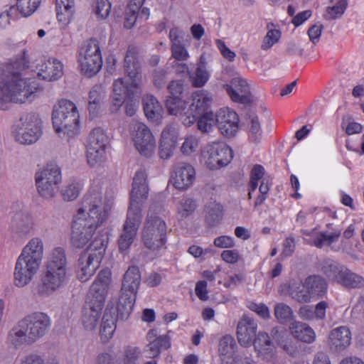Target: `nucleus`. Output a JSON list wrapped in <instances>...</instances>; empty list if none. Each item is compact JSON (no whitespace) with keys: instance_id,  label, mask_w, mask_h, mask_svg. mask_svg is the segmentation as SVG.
Listing matches in <instances>:
<instances>
[{"instance_id":"52","label":"nucleus","mask_w":364,"mask_h":364,"mask_svg":"<svg viewBox=\"0 0 364 364\" xmlns=\"http://www.w3.org/2000/svg\"><path fill=\"white\" fill-rule=\"evenodd\" d=\"M87 141L107 146L109 138L104 129L100 127H96L90 132Z\"/></svg>"},{"instance_id":"60","label":"nucleus","mask_w":364,"mask_h":364,"mask_svg":"<svg viewBox=\"0 0 364 364\" xmlns=\"http://www.w3.org/2000/svg\"><path fill=\"white\" fill-rule=\"evenodd\" d=\"M141 355V350L135 346H129L125 349L124 357L127 363H135Z\"/></svg>"},{"instance_id":"1","label":"nucleus","mask_w":364,"mask_h":364,"mask_svg":"<svg viewBox=\"0 0 364 364\" xmlns=\"http://www.w3.org/2000/svg\"><path fill=\"white\" fill-rule=\"evenodd\" d=\"M28 70L35 72L43 80L53 81L63 76V64L56 58L36 60L34 55L26 49L1 64L0 110H8L11 102L31 101L41 90L35 77L27 76Z\"/></svg>"},{"instance_id":"10","label":"nucleus","mask_w":364,"mask_h":364,"mask_svg":"<svg viewBox=\"0 0 364 364\" xmlns=\"http://www.w3.org/2000/svg\"><path fill=\"white\" fill-rule=\"evenodd\" d=\"M141 237L144 245L152 251L161 249L166 243V223L155 213L154 207H151L148 211Z\"/></svg>"},{"instance_id":"55","label":"nucleus","mask_w":364,"mask_h":364,"mask_svg":"<svg viewBox=\"0 0 364 364\" xmlns=\"http://www.w3.org/2000/svg\"><path fill=\"white\" fill-rule=\"evenodd\" d=\"M341 128L345 130L348 135L358 134L363 129L361 124L352 121L350 117H344L343 119Z\"/></svg>"},{"instance_id":"34","label":"nucleus","mask_w":364,"mask_h":364,"mask_svg":"<svg viewBox=\"0 0 364 364\" xmlns=\"http://www.w3.org/2000/svg\"><path fill=\"white\" fill-rule=\"evenodd\" d=\"M254 347L255 350L258 353L260 356L265 357L269 355L273 348V343L266 333L260 332L257 334L254 342Z\"/></svg>"},{"instance_id":"24","label":"nucleus","mask_w":364,"mask_h":364,"mask_svg":"<svg viewBox=\"0 0 364 364\" xmlns=\"http://www.w3.org/2000/svg\"><path fill=\"white\" fill-rule=\"evenodd\" d=\"M168 89L171 97L166 101V107L169 111V114H175L185 108V102L181 100V95L183 93V83L181 81H171Z\"/></svg>"},{"instance_id":"62","label":"nucleus","mask_w":364,"mask_h":364,"mask_svg":"<svg viewBox=\"0 0 364 364\" xmlns=\"http://www.w3.org/2000/svg\"><path fill=\"white\" fill-rule=\"evenodd\" d=\"M138 9L137 5H136L135 9L129 7L125 14V18H124V27L127 28H132L135 23L136 19L138 18L137 16V11Z\"/></svg>"},{"instance_id":"27","label":"nucleus","mask_w":364,"mask_h":364,"mask_svg":"<svg viewBox=\"0 0 364 364\" xmlns=\"http://www.w3.org/2000/svg\"><path fill=\"white\" fill-rule=\"evenodd\" d=\"M329 339L333 347L337 350H342L350 345L351 334L347 327L340 326L331 331Z\"/></svg>"},{"instance_id":"23","label":"nucleus","mask_w":364,"mask_h":364,"mask_svg":"<svg viewBox=\"0 0 364 364\" xmlns=\"http://www.w3.org/2000/svg\"><path fill=\"white\" fill-rule=\"evenodd\" d=\"M147 339L149 343L144 349L147 358H156L159 356L161 350L167 349L170 346L168 338L166 336L156 337V333L154 330L148 332Z\"/></svg>"},{"instance_id":"50","label":"nucleus","mask_w":364,"mask_h":364,"mask_svg":"<svg viewBox=\"0 0 364 364\" xmlns=\"http://www.w3.org/2000/svg\"><path fill=\"white\" fill-rule=\"evenodd\" d=\"M250 117L249 119L250 123V142L257 144L260 142L262 132L260 124L258 120L257 115H249Z\"/></svg>"},{"instance_id":"13","label":"nucleus","mask_w":364,"mask_h":364,"mask_svg":"<svg viewBox=\"0 0 364 364\" xmlns=\"http://www.w3.org/2000/svg\"><path fill=\"white\" fill-rule=\"evenodd\" d=\"M77 63L80 72L88 77L95 75L100 70L102 57L97 40L91 38L82 45L78 51Z\"/></svg>"},{"instance_id":"35","label":"nucleus","mask_w":364,"mask_h":364,"mask_svg":"<svg viewBox=\"0 0 364 364\" xmlns=\"http://www.w3.org/2000/svg\"><path fill=\"white\" fill-rule=\"evenodd\" d=\"M80 111L77 103L67 98H60L53 105V114H78Z\"/></svg>"},{"instance_id":"28","label":"nucleus","mask_w":364,"mask_h":364,"mask_svg":"<svg viewBox=\"0 0 364 364\" xmlns=\"http://www.w3.org/2000/svg\"><path fill=\"white\" fill-rule=\"evenodd\" d=\"M289 331L295 338L305 343H310L316 339L314 331L304 323L293 321L289 326Z\"/></svg>"},{"instance_id":"3","label":"nucleus","mask_w":364,"mask_h":364,"mask_svg":"<svg viewBox=\"0 0 364 364\" xmlns=\"http://www.w3.org/2000/svg\"><path fill=\"white\" fill-rule=\"evenodd\" d=\"M148 194L147 174L144 170L140 168L136 171L133 178L127 218L117 240L119 250L121 253H127L136 238L142 219V208L148 198Z\"/></svg>"},{"instance_id":"31","label":"nucleus","mask_w":364,"mask_h":364,"mask_svg":"<svg viewBox=\"0 0 364 364\" xmlns=\"http://www.w3.org/2000/svg\"><path fill=\"white\" fill-rule=\"evenodd\" d=\"M140 280L141 275L139 268L135 266L130 267L124 275L121 290L136 294Z\"/></svg>"},{"instance_id":"46","label":"nucleus","mask_w":364,"mask_h":364,"mask_svg":"<svg viewBox=\"0 0 364 364\" xmlns=\"http://www.w3.org/2000/svg\"><path fill=\"white\" fill-rule=\"evenodd\" d=\"M205 218L207 222L213 225L221 218V205L215 202H211L205 206Z\"/></svg>"},{"instance_id":"29","label":"nucleus","mask_w":364,"mask_h":364,"mask_svg":"<svg viewBox=\"0 0 364 364\" xmlns=\"http://www.w3.org/2000/svg\"><path fill=\"white\" fill-rule=\"evenodd\" d=\"M136 294L130 291H120V295L117 303V312L122 319L129 316L133 310Z\"/></svg>"},{"instance_id":"6","label":"nucleus","mask_w":364,"mask_h":364,"mask_svg":"<svg viewBox=\"0 0 364 364\" xmlns=\"http://www.w3.org/2000/svg\"><path fill=\"white\" fill-rule=\"evenodd\" d=\"M68 259L63 248L58 247L50 250L38 287L43 296H49L61 288L68 278Z\"/></svg>"},{"instance_id":"54","label":"nucleus","mask_w":364,"mask_h":364,"mask_svg":"<svg viewBox=\"0 0 364 364\" xmlns=\"http://www.w3.org/2000/svg\"><path fill=\"white\" fill-rule=\"evenodd\" d=\"M171 56L178 61H186L189 58V53L183 43L171 45Z\"/></svg>"},{"instance_id":"16","label":"nucleus","mask_w":364,"mask_h":364,"mask_svg":"<svg viewBox=\"0 0 364 364\" xmlns=\"http://www.w3.org/2000/svg\"><path fill=\"white\" fill-rule=\"evenodd\" d=\"M201 161L210 170H218L228 166L232 159L231 148L223 142L207 144L201 151Z\"/></svg>"},{"instance_id":"32","label":"nucleus","mask_w":364,"mask_h":364,"mask_svg":"<svg viewBox=\"0 0 364 364\" xmlns=\"http://www.w3.org/2000/svg\"><path fill=\"white\" fill-rule=\"evenodd\" d=\"M16 232L20 236H27L35 226L34 218L28 213H22L15 218Z\"/></svg>"},{"instance_id":"49","label":"nucleus","mask_w":364,"mask_h":364,"mask_svg":"<svg viewBox=\"0 0 364 364\" xmlns=\"http://www.w3.org/2000/svg\"><path fill=\"white\" fill-rule=\"evenodd\" d=\"M346 0H339L336 5L326 9L324 17L327 20H332L341 17L347 7Z\"/></svg>"},{"instance_id":"53","label":"nucleus","mask_w":364,"mask_h":364,"mask_svg":"<svg viewBox=\"0 0 364 364\" xmlns=\"http://www.w3.org/2000/svg\"><path fill=\"white\" fill-rule=\"evenodd\" d=\"M111 11V3L109 0H96L95 13L98 18L105 19Z\"/></svg>"},{"instance_id":"58","label":"nucleus","mask_w":364,"mask_h":364,"mask_svg":"<svg viewBox=\"0 0 364 364\" xmlns=\"http://www.w3.org/2000/svg\"><path fill=\"white\" fill-rule=\"evenodd\" d=\"M248 308L257 313L261 318L264 319H268L270 317V312L269 308L264 304H257L250 302L248 304Z\"/></svg>"},{"instance_id":"2","label":"nucleus","mask_w":364,"mask_h":364,"mask_svg":"<svg viewBox=\"0 0 364 364\" xmlns=\"http://www.w3.org/2000/svg\"><path fill=\"white\" fill-rule=\"evenodd\" d=\"M102 191V181L94 179L73 215L71 242L77 248L84 247L108 218L113 202L110 199L103 200Z\"/></svg>"},{"instance_id":"21","label":"nucleus","mask_w":364,"mask_h":364,"mask_svg":"<svg viewBox=\"0 0 364 364\" xmlns=\"http://www.w3.org/2000/svg\"><path fill=\"white\" fill-rule=\"evenodd\" d=\"M257 323L255 319L244 315L237 327V336L239 343L245 347L250 346L256 336Z\"/></svg>"},{"instance_id":"47","label":"nucleus","mask_w":364,"mask_h":364,"mask_svg":"<svg viewBox=\"0 0 364 364\" xmlns=\"http://www.w3.org/2000/svg\"><path fill=\"white\" fill-rule=\"evenodd\" d=\"M216 124L217 117L215 115H198L197 127L201 132H211Z\"/></svg>"},{"instance_id":"59","label":"nucleus","mask_w":364,"mask_h":364,"mask_svg":"<svg viewBox=\"0 0 364 364\" xmlns=\"http://www.w3.org/2000/svg\"><path fill=\"white\" fill-rule=\"evenodd\" d=\"M221 258L225 262L229 264H235L240 261L241 256L237 250H224L221 253Z\"/></svg>"},{"instance_id":"57","label":"nucleus","mask_w":364,"mask_h":364,"mask_svg":"<svg viewBox=\"0 0 364 364\" xmlns=\"http://www.w3.org/2000/svg\"><path fill=\"white\" fill-rule=\"evenodd\" d=\"M270 186L271 183H269V180L268 178H262V183L259 188V195L257 197L255 201V206L261 205L265 201L269 191Z\"/></svg>"},{"instance_id":"9","label":"nucleus","mask_w":364,"mask_h":364,"mask_svg":"<svg viewBox=\"0 0 364 364\" xmlns=\"http://www.w3.org/2000/svg\"><path fill=\"white\" fill-rule=\"evenodd\" d=\"M107 244V238L105 235H96L87 252L82 254L78 259L77 276L79 280L83 282L89 280L100 267Z\"/></svg>"},{"instance_id":"11","label":"nucleus","mask_w":364,"mask_h":364,"mask_svg":"<svg viewBox=\"0 0 364 364\" xmlns=\"http://www.w3.org/2000/svg\"><path fill=\"white\" fill-rule=\"evenodd\" d=\"M11 134L20 144H33L43 134V122L38 115H20L11 125Z\"/></svg>"},{"instance_id":"17","label":"nucleus","mask_w":364,"mask_h":364,"mask_svg":"<svg viewBox=\"0 0 364 364\" xmlns=\"http://www.w3.org/2000/svg\"><path fill=\"white\" fill-rule=\"evenodd\" d=\"M195 179L196 171L191 164L181 162L173 166L171 181L176 189H188L193 184Z\"/></svg>"},{"instance_id":"44","label":"nucleus","mask_w":364,"mask_h":364,"mask_svg":"<svg viewBox=\"0 0 364 364\" xmlns=\"http://www.w3.org/2000/svg\"><path fill=\"white\" fill-rule=\"evenodd\" d=\"M142 105L144 114H159L162 111L159 102L151 95H146L143 97Z\"/></svg>"},{"instance_id":"22","label":"nucleus","mask_w":364,"mask_h":364,"mask_svg":"<svg viewBox=\"0 0 364 364\" xmlns=\"http://www.w3.org/2000/svg\"><path fill=\"white\" fill-rule=\"evenodd\" d=\"M328 277L348 287L355 288L363 284L361 277L344 267L333 266V269L328 274Z\"/></svg>"},{"instance_id":"26","label":"nucleus","mask_w":364,"mask_h":364,"mask_svg":"<svg viewBox=\"0 0 364 364\" xmlns=\"http://www.w3.org/2000/svg\"><path fill=\"white\" fill-rule=\"evenodd\" d=\"M220 133L226 137L234 136L239 129L238 115H215Z\"/></svg>"},{"instance_id":"36","label":"nucleus","mask_w":364,"mask_h":364,"mask_svg":"<svg viewBox=\"0 0 364 364\" xmlns=\"http://www.w3.org/2000/svg\"><path fill=\"white\" fill-rule=\"evenodd\" d=\"M210 101L211 97H209L206 92L203 90L197 91L193 94V102L191 106L196 107V111H197L198 114H211V112L206 111Z\"/></svg>"},{"instance_id":"20","label":"nucleus","mask_w":364,"mask_h":364,"mask_svg":"<svg viewBox=\"0 0 364 364\" xmlns=\"http://www.w3.org/2000/svg\"><path fill=\"white\" fill-rule=\"evenodd\" d=\"M302 234L306 243L316 247H322L337 241L341 232H318L316 228H314L311 230H304Z\"/></svg>"},{"instance_id":"37","label":"nucleus","mask_w":364,"mask_h":364,"mask_svg":"<svg viewBox=\"0 0 364 364\" xmlns=\"http://www.w3.org/2000/svg\"><path fill=\"white\" fill-rule=\"evenodd\" d=\"M235 342L230 336H223L219 343V353L223 361L231 358L235 353Z\"/></svg>"},{"instance_id":"25","label":"nucleus","mask_w":364,"mask_h":364,"mask_svg":"<svg viewBox=\"0 0 364 364\" xmlns=\"http://www.w3.org/2000/svg\"><path fill=\"white\" fill-rule=\"evenodd\" d=\"M304 283L311 301L318 299L326 293L327 286L326 280L319 276H309Z\"/></svg>"},{"instance_id":"48","label":"nucleus","mask_w":364,"mask_h":364,"mask_svg":"<svg viewBox=\"0 0 364 364\" xmlns=\"http://www.w3.org/2000/svg\"><path fill=\"white\" fill-rule=\"evenodd\" d=\"M281 38V32L276 28L269 29L264 36L262 44L261 49L267 50L274 45L277 43Z\"/></svg>"},{"instance_id":"51","label":"nucleus","mask_w":364,"mask_h":364,"mask_svg":"<svg viewBox=\"0 0 364 364\" xmlns=\"http://www.w3.org/2000/svg\"><path fill=\"white\" fill-rule=\"evenodd\" d=\"M199 146V139L193 135L187 136L181 146V151L185 156L196 152Z\"/></svg>"},{"instance_id":"40","label":"nucleus","mask_w":364,"mask_h":364,"mask_svg":"<svg viewBox=\"0 0 364 364\" xmlns=\"http://www.w3.org/2000/svg\"><path fill=\"white\" fill-rule=\"evenodd\" d=\"M289 296L292 299L299 303H309L311 301L306 289L304 287V283L292 284L289 287Z\"/></svg>"},{"instance_id":"4","label":"nucleus","mask_w":364,"mask_h":364,"mask_svg":"<svg viewBox=\"0 0 364 364\" xmlns=\"http://www.w3.org/2000/svg\"><path fill=\"white\" fill-rule=\"evenodd\" d=\"M44 244L39 237L30 239L22 248L14 271V282L17 287L28 284L38 273L43 262Z\"/></svg>"},{"instance_id":"14","label":"nucleus","mask_w":364,"mask_h":364,"mask_svg":"<svg viewBox=\"0 0 364 364\" xmlns=\"http://www.w3.org/2000/svg\"><path fill=\"white\" fill-rule=\"evenodd\" d=\"M129 134L134 146L144 158L151 159L156 149L155 137L150 129L143 123L134 122L130 126Z\"/></svg>"},{"instance_id":"7","label":"nucleus","mask_w":364,"mask_h":364,"mask_svg":"<svg viewBox=\"0 0 364 364\" xmlns=\"http://www.w3.org/2000/svg\"><path fill=\"white\" fill-rule=\"evenodd\" d=\"M50 326V317L43 312H35L21 319L9 333V343L16 348L29 345L43 337Z\"/></svg>"},{"instance_id":"56","label":"nucleus","mask_w":364,"mask_h":364,"mask_svg":"<svg viewBox=\"0 0 364 364\" xmlns=\"http://www.w3.org/2000/svg\"><path fill=\"white\" fill-rule=\"evenodd\" d=\"M264 173V169L261 165H255L251 171L250 181L249 187L252 191H255L258 186V182L262 178Z\"/></svg>"},{"instance_id":"15","label":"nucleus","mask_w":364,"mask_h":364,"mask_svg":"<svg viewBox=\"0 0 364 364\" xmlns=\"http://www.w3.org/2000/svg\"><path fill=\"white\" fill-rule=\"evenodd\" d=\"M52 124L56 136L69 142L87 125V115H52Z\"/></svg>"},{"instance_id":"33","label":"nucleus","mask_w":364,"mask_h":364,"mask_svg":"<svg viewBox=\"0 0 364 364\" xmlns=\"http://www.w3.org/2000/svg\"><path fill=\"white\" fill-rule=\"evenodd\" d=\"M83 188L82 181L72 179L66 182L60 190V195L65 201H73L78 198Z\"/></svg>"},{"instance_id":"61","label":"nucleus","mask_w":364,"mask_h":364,"mask_svg":"<svg viewBox=\"0 0 364 364\" xmlns=\"http://www.w3.org/2000/svg\"><path fill=\"white\" fill-rule=\"evenodd\" d=\"M12 6H5L0 9V28H6L11 23Z\"/></svg>"},{"instance_id":"43","label":"nucleus","mask_w":364,"mask_h":364,"mask_svg":"<svg viewBox=\"0 0 364 364\" xmlns=\"http://www.w3.org/2000/svg\"><path fill=\"white\" fill-rule=\"evenodd\" d=\"M210 73L205 66H198L195 73L190 75L192 85L195 87H203L209 80Z\"/></svg>"},{"instance_id":"30","label":"nucleus","mask_w":364,"mask_h":364,"mask_svg":"<svg viewBox=\"0 0 364 364\" xmlns=\"http://www.w3.org/2000/svg\"><path fill=\"white\" fill-rule=\"evenodd\" d=\"M55 6L58 21L67 25L75 13L74 0H55Z\"/></svg>"},{"instance_id":"64","label":"nucleus","mask_w":364,"mask_h":364,"mask_svg":"<svg viewBox=\"0 0 364 364\" xmlns=\"http://www.w3.org/2000/svg\"><path fill=\"white\" fill-rule=\"evenodd\" d=\"M215 43L218 48L220 51L222 55L230 62H232L236 56L235 52L232 51L229 48L227 47L225 43L221 40H216Z\"/></svg>"},{"instance_id":"19","label":"nucleus","mask_w":364,"mask_h":364,"mask_svg":"<svg viewBox=\"0 0 364 364\" xmlns=\"http://www.w3.org/2000/svg\"><path fill=\"white\" fill-rule=\"evenodd\" d=\"M178 136V127L176 125L170 124L163 130L159 148L161 159H168L172 156Z\"/></svg>"},{"instance_id":"5","label":"nucleus","mask_w":364,"mask_h":364,"mask_svg":"<svg viewBox=\"0 0 364 364\" xmlns=\"http://www.w3.org/2000/svg\"><path fill=\"white\" fill-rule=\"evenodd\" d=\"M111 276L109 269L101 270L90 287L82 316V323L87 331L94 330L99 324Z\"/></svg>"},{"instance_id":"38","label":"nucleus","mask_w":364,"mask_h":364,"mask_svg":"<svg viewBox=\"0 0 364 364\" xmlns=\"http://www.w3.org/2000/svg\"><path fill=\"white\" fill-rule=\"evenodd\" d=\"M274 314L280 323H288L294 318V312L291 308L284 303H278L274 306Z\"/></svg>"},{"instance_id":"8","label":"nucleus","mask_w":364,"mask_h":364,"mask_svg":"<svg viewBox=\"0 0 364 364\" xmlns=\"http://www.w3.org/2000/svg\"><path fill=\"white\" fill-rule=\"evenodd\" d=\"M124 68L129 82H125L124 78H118L113 82L111 105V110L113 112L119 110L126 97H134L140 84V65L134 50H127L124 58Z\"/></svg>"},{"instance_id":"42","label":"nucleus","mask_w":364,"mask_h":364,"mask_svg":"<svg viewBox=\"0 0 364 364\" xmlns=\"http://www.w3.org/2000/svg\"><path fill=\"white\" fill-rule=\"evenodd\" d=\"M196 205L190 198H182L177 206V216L179 219H184L190 216L195 210Z\"/></svg>"},{"instance_id":"41","label":"nucleus","mask_w":364,"mask_h":364,"mask_svg":"<svg viewBox=\"0 0 364 364\" xmlns=\"http://www.w3.org/2000/svg\"><path fill=\"white\" fill-rule=\"evenodd\" d=\"M86 157L87 164L92 167L102 166L107 159L106 150L87 149Z\"/></svg>"},{"instance_id":"39","label":"nucleus","mask_w":364,"mask_h":364,"mask_svg":"<svg viewBox=\"0 0 364 364\" xmlns=\"http://www.w3.org/2000/svg\"><path fill=\"white\" fill-rule=\"evenodd\" d=\"M41 0H16V10L23 17L33 14L41 4Z\"/></svg>"},{"instance_id":"45","label":"nucleus","mask_w":364,"mask_h":364,"mask_svg":"<svg viewBox=\"0 0 364 364\" xmlns=\"http://www.w3.org/2000/svg\"><path fill=\"white\" fill-rule=\"evenodd\" d=\"M102 94L100 87H94L90 92L88 110L90 114L97 112L101 107Z\"/></svg>"},{"instance_id":"63","label":"nucleus","mask_w":364,"mask_h":364,"mask_svg":"<svg viewBox=\"0 0 364 364\" xmlns=\"http://www.w3.org/2000/svg\"><path fill=\"white\" fill-rule=\"evenodd\" d=\"M195 292L200 300L207 301L209 299L207 282L204 280L198 281L196 284Z\"/></svg>"},{"instance_id":"18","label":"nucleus","mask_w":364,"mask_h":364,"mask_svg":"<svg viewBox=\"0 0 364 364\" xmlns=\"http://www.w3.org/2000/svg\"><path fill=\"white\" fill-rule=\"evenodd\" d=\"M225 87L232 101L242 104H247L252 101L253 97L250 91L249 85L241 76L233 77L230 85H226Z\"/></svg>"},{"instance_id":"12","label":"nucleus","mask_w":364,"mask_h":364,"mask_svg":"<svg viewBox=\"0 0 364 364\" xmlns=\"http://www.w3.org/2000/svg\"><path fill=\"white\" fill-rule=\"evenodd\" d=\"M61 182V170L55 163L47 164L35 173L37 192L46 200H51L56 196Z\"/></svg>"}]
</instances>
